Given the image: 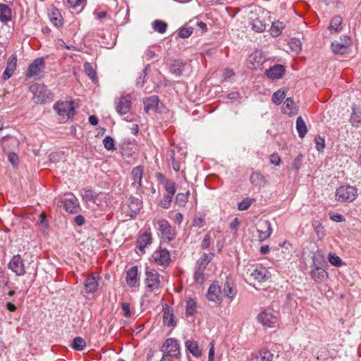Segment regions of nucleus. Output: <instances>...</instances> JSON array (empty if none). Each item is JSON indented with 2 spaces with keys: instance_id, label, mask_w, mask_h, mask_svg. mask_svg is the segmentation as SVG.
Listing matches in <instances>:
<instances>
[{
  "instance_id": "nucleus-1",
  "label": "nucleus",
  "mask_w": 361,
  "mask_h": 361,
  "mask_svg": "<svg viewBox=\"0 0 361 361\" xmlns=\"http://www.w3.org/2000/svg\"><path fill=\"white\" fill-rule=\"evenodd\" d=\"M214 257V254L204 253L197 261L193 279L195 283L202 284L205 281L204 271Z\"/></svg>"
},
{
  "instance_id": "nucleus-2",
  "label": "nucleus",
  "mask_w": 361,
  "mask_h": 361,
  "mask_svg": "<svg viewBox=\"0 0 361 361\" xmlns=\"http://www.w3.org/2000/svg\"><path fill=\"white\" fill-rule=\"evenodd\" d=\"M30 90L33 94V101L36 104L47 103L52 97L51 91L42 84H33L30 87Z\"/></svg>"
},
{
  "instance_id": "nucleus-3",
  "label": "nucleus",
  "mask_w": 361,
  "mask_h": 361,
  "mask_svg": "<svg viewBox=\"0 0 361 361\" xmlns=\"http://www.w3.org/2000/svg\"><path fill=\"white\" fill-rule=\"evenodd\" d=\"M357 196V188L350 185L340 186L336 192V199L341 202H352Z\"/></svg>"
},
{
  "instance_id": "nucleus-4",
  "label": "nucleus",
  "mask_w": 361,
  "mask_h": 361,
  "mask_svg": "<svg viewBox=\"0 0 361 361\" xmlns=\"http://www.w3.org/2000/svg\"><path fill=\"white\" fill-rule=\"evenodd\" d=\"M54 109L59 116L66 117V119L73 117L75 114L73 103L71 101L57 102L54 105Z\"/></svg>"
},
{
  "instance_id": "nucleus-5",
  "label": "nucleus",
  "mask_w": 361,
  "mask_h": 361,
  "mask_svg": "<svg viewBox=\"0 0 361 361\" xmlns=\"http://www.w3.org/2000/svg\"><path fill=\"white\" fill-rule=\"evenodd\" d=\"M163 356L178 357L180 354V345L176 338H167L162 347Z\"/></svg>"
},
{
  "instance_id": "nucleus-6",
  "label": "nucleus",
  "mask_w": 361,
  "mask_h": 361,
  "mask_svg": "<svg viewBox=\"0 0 361 361\" xmlns=\"http://www.w3.org/2000/svg\"><path fill=\"white\" fill-rule=\"evenodd\" d=\"M114 103L116 112L121 116L126 115L130 110L132 96L130 94L123 95L116 98Z\"/></svg>"
},
{
  "instance_id": "nucleus-7",
  "label": "nucleus",
  "mask_w": 361,
  "mask_h": 361,
  "mask_svg": "<svg viewBox=\"0 0 361 361\" xmlns=\"http://www.w3.org/2000/svg\"><path fill=\"white\" fill-rule=\"evenodd\" d=\"M145 283L147 289L150 291L157 290L160 286L159 274L154 269L146 268Z\"/></svg>"
},
{
  "instance_id": "nucleus-8",
  "label": "nucleus",
  "mask_w": 361,
  "mask_h": 361,
  "mask_svg": "<svg viewBox=\"0 0 361 361\" xmlns=\"http://www.w3.org/2000/svg\"><path fill=\"white\" fill-rule=\"evenodd\" d=\"M257 320L262 325L267 327H274L278 324V317L271 311L264 310L257 315Z\"/></svg>"
},
{
  "instance_id": "nucleus-9",
  "label": "nucleus",
  "mask_w": 361,
  "mask_h": 361,
  "mask_svg": "<svg viewBox=\"0 0 361 361\" xmlns=\"http://www.w3.org/2000/svg\"><path fill=\"white\" fill-rule=\"evenodd\" d=\"M159 234L162 239L171 241L175 238V231L171 228L170 224L166 220H159L157 222Z\"/></svg>"
},
{
  "instance_id": "nucleus-10",
  "label": "nucleus",
  "mask_w": 361,
  "mask_h": 361,
  "mask_svg": "<svg viewBox=\"0 0 361 361\" xmlns=\"http://www.w3.org/2000/svg\"><path fill=\"white\" fill-rule=\"evenodd\" d=\"M63 203V208L69 213H77L80 209L79 202L73 194H67L64 197H60Z\"/></svg>"
},
{
  "instance_id": "nucleus-11",
  "label": "nucleus",
  "mask_w": 361,
  "mask_h": 361,
  "mask_svg": "<svg viewBox=\"0 0 361 361\" xmlns=\"http://www.w3.org/2000/svg\"><path fill=\"white\" fill-rule=\"evenodd\" d=\"M8 267L17 276H23L26 273L24 260L20 255L13 256Z\"/></svg>"
},
{
  "instance_id": "nucleus-12",
  "label": "nucleus",
  "mask_w": 361,
  "mask_h": 361,
  "mask_svg": "<svg viewBox=\"0 0 361 361\" xmlns=\"http://www.w3.org/2000/svg\"><path fill=\"white\" fill-rule=\"evenodd\" d=\"M142 207V202L135 197H130L128 200V204L123 207L124 212L128 213V215L131 218L135 217L137 212Z\"/></svg>"
},
{
  "instance_id": "nucleus-13",
  "label": "nucleus",
  "mask_w": 361,
  "mask_h": 361,
  "mask_svg": "<svg viewBox=\"0 0 361 361\" xmlns=\"http://www.w3.org/2000/svg\"><path fill=\"white\" fill-rule=\"evenodd\" d=\"M152 258L156 264L163 267L168 266L171 262L170 253L166 248L159 247L155 250Z\"/></svg>"
},
{
  "instance_id": "nucleus-14",
  "label": "nucleus",
  "mask_w": 361,
  "mask_h": 361,
  "mask_svg": "<svg viewBox=\"0 0 361 361\" xmlns=\"http://www.w3.org/2000/svg\"><path fill=\"white\" fill-rule=\"evenodd\" d=\"M45 66L44 61L43 58H37L29 65L27 68L26 76L27 78H32L36 76L40 73Z\"/></svg>"
},
{
  "instance_id": "nucleus-15",
  "label": "nucleus",
  "mask_w": 361,
  "mask_h": 361,
  "mask_svg": "<svg viewBox=\"0 0 361 361\" xmlns=\"http://www.w3.org/2000/svg\"><path fill=\"white\" fill-rule=\"evenodd\" d=\"M144 110L146 113H148L149 111H154L161 112V107L162 106V104L160 103L159 99L158 96L153 95L149 97L144 99Z\"/></svg>"
},
{
  "instance_id": "nucleus-16",
  "label": "nucleus",
  "mask_w": 361,
  "mask_h": 361,
  "mask_svg": "<svg viewBox=\"0 0 361 361\" xmlns=\"http://www.w3.org/2000/svg\"><path fill=\"white\" fill-rule=\"evenodd\" d=\"M138 268L137 266L130 267L126 271V282L128 286L130 288L137 287L140 285V279L138 277Z\"/></svg>"
},
{
  "instance_id": "nucleus-17",
  "label": "nucleus",
  "mask_w": 361,
  "mask_h": 361,
  "mask_svg": "<svg viewBox=\"0 0 361 361\" xmlns=\"http://www.w3.org/2000/svg\"><path fill=\"white\" fill-rule=\"evenodd\" d=\"M285 71L286 68L283 66L276 64L267 68L265 71V74L267 78L271 80H278L283 76Z\"/></svg>"
},
{
  "instance_id": "nucleus-18",
  "label": "nucleus",
  "mask_w": 361,
  "mask_h": 361,
  "mask_svg": "<svg viewBox=\"0 0 361 361\" xmlns=\"http://www.w3.org/2000/svg\"><path fill=\"white\" fill-rule=\"evenodd\" d=\"M143 171L144 168L142 166H137L134 167L131 171V176L133 180L132 185L136 188L137 192H142L141 188Z\"/></svg>"
},
{
  "instance_id": "nucleus-19",
  "label": "nucleus",
  "mask_w": 361,
  "mask_h": 361,
  "mask_svg": "<svg viewBox=\"0 0 361 361\" xmlns=\"http://www.w3.org/2000/svg\"><path fill=\"white\" fill-rule=\"evenodd\" d=\"M259 235L258 238L260 242L267 240L272 233V228L271 223L269 221H262L259 224L257 230Z\"/></svg>"
},
{
  "instance_id": "nucleus-20",
  "label": "nucleus",
  "mask_w": 361,
  "mask_h": 361,
  "mask_svg": "<svg viewBox=\"0 0 361 361\" xmlns=\"http://www.w3.org/2000/svg\"><path fill=\"white\" fill-rule=\"evenodd\" d=\"M247 61L253 68L257 69L264 64L266 59L260 50H256L249 55Z\"/></svg>"
},
{
  "instance_id": "nucleus-21",
  "label": "nucleus",
  "mask_w": 361,
  "mask_h": 361,
  "mask_svg": "<svg viewBox=\"0 0 361 361\" xmlns=\"http://www.w3.org/2000/svg\"><path fill=\"white\" fill-rule=\"evenodd\" d=\"M221 290L218 282H213L208 288L207 298L209 301L219 302L221 300Z\"/></svg>"
},
{
  "instance_id": "nucleus-22",
  "label": "nucleus",
  "mask_w": 361,
  "mask_h": 361,
  "mask_svg": "<svg viewBox=\"0 0 361 361\" xmlns=\"http://www.w3.org/2000/svg\"><path fill=\"white\" fill-rule=\"evenodd\" d=\"M310 275L311 278L317 283L324 281L328 278V273L324 267H310Z\"/></svg>"
},
{
  "instance_id": "nucleus-23",
  "label": "nucleus",
  "mask_w": 361,
  "mask_h": 361,
  "mask_svg": "<svg viewBox=\"0 0 361 361\" xmlns=\"http://www.w3.org/2000/svg\"><path fill=\"white\" fill-rule=\"evenodd\" d=\"M250 277L258 282H263L270 277V273L265 267H259L252 271Z\"/></svg>"
},
{
  "instance_id": "nucleus-24",
  "label": "nucleus",
  "mask_w": 361,
  "mask_h": 361,
  "mask_svg": "<svg viewBox=\"0 0 361 361\" xmlns=\"http://www.w3.org/2000/svg\"><path fill=\"white\" fill-rule=\"evenodd\" d=\"M152 234L149 231H145L142 234L140 235L137 240V248L140 252H144L145 247L152 243Z\"/></svg>"
},
{
  "instance_id": "nucleus-25",
  "label": "nucleus",
  "mask_w": 361,
  "mask_h": 361,
  "mask_svg": "<svg viewBox=\"0 0 361 361\" xmlns=\"http://www.w3.org/2000/svg\"><path fill=\"white\" fill-rule=\"evenodd\" d=\"M236 293L237 290L233 282L229 277H227L223 290L224 295L227 298L233 299Z\"/></svg>"
},
{
  "instance_id": "nucleus-26",
  "label": "nucleus",
  "mask_w": 361,
  "mask_h": 361,
  "mask_svg": "<svg viewBox=\"0 0 361 361\" xmlns=\"http://www.w3.org/2000/svg\"><path fill=\"white\" fill-rule=\"evenodd\" d=\"M99 278L94 276H89L84 281V287L86 293H94L98 288Z\"/></svg>"
},
{
  "instance_id": "nucleus-27",
  "label": "nucleus",
  "mask_w": 361,
  "mask_h": 361,
  "mask_svg": "<svg viewBox=\"0 0 361 361\" xmlns=\"http://www.w3.org/2000/svg\"><path fill=\"white\" fill-rule=\"evenodd\" d=\"M274 354L269 350L263 349L258 355H252L249 361H272Z\"/></svg>"
},
{
  "instance_id": "nucleus-28",
  "label": "nucleus",
  "mask_w": 361,
  "mask_h": 361,
  "mask_svg": "<svg viewBox=\"0 0 361 361\" xmlns=\"http://www.w3.org/2000/svg\"><path fill=\"white\" fill-rule=\"evenodd\" d=\"M12 18V11L11 8L4 4H0V21L7 23Z\"/></svg>"
},
{
  "instance_id": "nucleus-29",
  "label": "nucleus",
  "mask_w": 361,
  "mask_h": 361,
  "mask_svg": "<svg viewBox=\"0 0 361 361\" xmlns=\"http://www.w3.org/2000/svg\"><path fill=\"white\" fill-rule=\"evenodd\" d=\"M347 38V42L343 44H341L338 42H333L331 44V49L334 53L336 54L343 55L348 52V45L350 44V38L345 37Z\"/></svg>"
},
{
  "instance_id": "nucleus-30",
  "label": "nucleus",
  "mask_w": 361,
  "mask_h": 361,
  "mask_svg": "<svg viewBox=\"0 0 361 361\" xmlns=\"http://www.w3.org/2000/svg\"><path fill=\"white\" fill-rule=\"evenodd\" d=\"M185 63L180 60H174L170 66V72L175 75L176 77H180L183 75Z\"/></svg>"
},
{
  "instance_id": "nucleus-31",
  "label": "nucleus",
  "mask_w": 361,
  "mask_h": 361,
  "mask_svg": "<svg viewBox=\"0 0 361 361\" xmlns=\"http://www.w3.org/2000/svg\"><path fill=\"white\" fill-rule=\"evenodd\" d=\"M283 111L288 115L295 114L298 111V107L291 97H288L283 104Z\"/></svg>"
},
{
  "instance_id": "nucleus-32",
  "label": "nucleus",
  "mask_w": 361,
  "mask_h": 361,
  "mask_svg": "<svg viewBox=\"0 0 361 361\" xmlns=\"http://www.w3.org/2000/svg\"><path fill=\"white\" fill-rule=\"evenodd\" d=\"M49 19L54 26L59 27L63 25V18L59 9L54 8L49 13Z\"/></svg>"
},
{
  "instance_id": "nucleus-33",
  "label": "nucleus",
  "mask_w": 361,
  "mask_h": 361,
  "mask_svg": "<svg viewBox=\"0 0 361 361\" xmlns=\"http://www.w3.org/2000/svg\"><path fill=\"white\" fill-rule=\"evenodd\" d=\"M250 181L252 185L257 187L264 186L266 184L265 177L257 172H254L250 175Z\"/></svg>"
},
{
  "instance_id": "nucleus-34",
  "label": "nucleus",
  "mask_w": 361,
  "mask_h": 361,
  "mask_svg": "<svg viewBox=\"0 0 361 361\" xmlns=\"http://www.w3.org/2000/svg\"><path fill=\"white\" fill-rule=\"evenodd\" d=\"M350 121L353 126L359 128L361 126V109L353 107Z\"/></svg>"
},
{
  "instance_id": "nucleus-35",
  "label": "nucleus",
  "mask_w": 361,
  "mask_h": 361,
  "mask_svg": "<svg viewBox=\"0 0 361 361\" xmlns=\"http://www.w3.org/2000/svg\"><path fill=\"white\" fill-rule=\"evenodd\" d=\"M185 347L187 350L195 357H199L202 355V350L195 341L190 340L187 341L185 342Z\"/></svg>"
},
{
  "instance_id": "nucleus-36",
  "label": "nucleus",
  "mask_w": 361,
  "mask_h": 361,
  "mask_svg": "<svg viewBox=\"0 0 361 361\" xmlns=\"http://www.w3.org/2000/svg\"><path fill=\"white\" fill-rule=\"evenodd\" d=\"M163 322L168 326H174L176 324L174 316L169 307L164 309Z\"/></svg>"
},
{
  "instance_id": "nucleus-37",
  "label": "nucleus",
  "mask_w": 361,
  "mask_h": 361,
  "mask_svg": "<svg viewBox=\"0 0 361 361\" xmlns=\"http://www.w3.org/2000/svg\"><path fill=\"white\" fill-rule=\"evenodd\" d=\"M81 196L82 200L86 202H96L97 195L94 192V190L91 189H83L81 190Z\"/></svg>"
},
{
  "instance_id": "nucleus-38",
  "label": "nucleus",
  "mask_w": 361,
  "mask_h": 361,
  "mask_svg": "<svg viewBox=\"0 0 361 361\" xmlns=\"http://www.w3.org/2000/svg\"><path fill=\"white\" fill-rule=\"evenodd\" d=\"M312 264L310 267H324L326 262L324 255L319 252H315L312 256Z\"/></svg>"
},
{
  "instance_id": "nucleus-39",
  "label": "nucleus",
  "mask_w": 361,
  "mask_h": 361,
  "mask_svg": "<svg viewBox=\"0 0 361 361\" xmlns=\"http://www.w3.org/2000/svg\"><path fill=\"white\" fill-rule=\"evenodd\" d=\"M69 8L73 9L77 13L83 10L86 5V0H67Z\"/></svg>"
},
{
  "instance_id": "nucleus-40",
  "label": "nucleus",
  "mask_w": 361,
  "mask_h": 361,
  "mask_svg": "<svg viewBox=\"0 0 361 361\" xmlns=\"http://www.w3.org/2000/svg\"><path fill=\"white\" fill-rule=\"evenodd\" d=\"M286 25L279 20H276L273 22L272 25L270 29L271 35L273 37H278L280 35L283 31V30L285 28Z\"/></svg>"
},
{
  "instance_id": "nucleus-41",
  "label": "nucleus",
  "mask_w": 361,
  "mask_h": 361,
  "mask_svg": "<svg viewBox=\"0 0 361 361\" xmlns=\"http://www.w3.org/2000/svg\"><path fill=\"white\" fill-rule=\"evenodd\" d=\"M296 128H297L299 137L300 138H303L307 132V126H306V124H305L304 120L302 119V118L301 116H299L297 118Z\"/></svg>"
},
{
  "instance_id": "nucleus-42",
  "label": "nucleus",
  "mask_w": 361,
  "mask_h": 361,
  "mask_svg": "<svg viewBox=\"0 0 361 361\" xmlns=\"http://www.w3.org/2000/svg\"><path fill=\"white\" fill-rule=\"evenodd\" d=\"M279 245L282 248V253L283 254V257L284 259H290L293 252L292 244L288 241H284L280 243Z\"/></svg>"
},
{
  "instance_id": "nucleus-43",
  "label": "nucleus",
  "mask_w": 361,
  "mask_h": 361,
  "mask_svg": "<svg viewBox=\"0 0 361 361\" xmlns=\"http://www.w3.org/2000/svg\"><path fill=\"white\" fill-rule=\"evenodd\" d=\"M312 226L315 231L318 238L322 240L325 236V229L324 226L322 225L319 221H314L312 223Z\"/></svg>"
},
{
  "instance_id": "nucleus-44",
  "label": "nucleus",
  "mask_w": 361,
  "mask_h": 361,
  "mask_svg": "<svg viewBox=\"0 0 361 361\" xmlns=\"http://www.w3.org/2000/svg\"><path fill=\"white\" fill-rule=\"evenodd\" d=\"M252 29L257 32H262L266 29V24L259 18L254 19L252 23Z\"/></svg>"
},
{
  "instance_id": "nucleus-45",
  "label": "nucleus",
  "mask_w": 361,
  "mask_h": 361,
  "mask_svg": "<svg viewBox=\"0 0 361 361\" xmlns=\"http://www.w3.org/2000/svg\"><path fill=\"white\" fill-rule=\"evenodd\" d=\"M197 312L196 302L192 298H189L186 300V314L188 316H192Z\"/></svg>"
},
{
  "instance_id": "nucleus-46",
  "label": "nucleus",
  "mask_w": 361,
  "mask_h": 361,
  "mask_svg": "<svg viewBox=\"0 0 361 361\" xmlns=\"http://www.w3.org/2000/svg\"><path fill=\"white\" fill-rule=\"evenodd\" d=\"M342 23V18L340 16H334L331 20L330 25L329 27V29L330 30L331 32L333 31L334 32H338L341 30V25Z\"/></svg>"
},
{
  "instance_id": "nucleus-47",
  "label": "nucleus",
  "mask_w": 361,
  "mask_h": 361,
  "mask_svg": "<svg viewBox=\"0 0 361 361\" xmlns=\"http://www.w3.org/2000/svg\"><path fill=\"white\" fill-rule=\"evenodd\" d=\"M72 347L75 350H82L86 347V342L82 338L76 337L73 341Z\"/></svg>"
},
{
  "instance_id": "nucleus-48",
  "label": "nucleus",
  "mask_w": 361,
  "mask_h": 361,
  "mask_svg": "<svg viewBox=\"0 0 361 361\" xmlns=\"http://www.w3.org/2000/svg\"><path fill=\"white\" fill-rule=\"evenodd\" d=\"M84 68H85V73L87 75V76L90 79H92V80L94 82H96L97 81V73H96L95 70L91 66V64L90 63L86 62L84 64Z\"/></svg>"
},
{
  "instance_id": "nucleus-49",
  "label": "nucleus",
  "mask_w": 361,
  "mask_h": 361,
  "mask_svg": "<svg viewBox=\"0 0 361 361\" xmlns=\"http://www.w3.org/2000/svg\"><path fill=\"white\" fill-rule=\"evenodd\" d=\"M289 45L290 49L296 54H298L302 49V43L299 39H291Z\"/></svg>"
},
{
  "instance_id": "nucleus-50",
  "label": "nucleus",
  "mask_w": 361,
  "mask_h": 361,
  "mask_svg": "<svg viewBox=\"0 0 361 361\" xmlns=\"http://www.w3.org/2000/svg\"><path fill=\"white\" fill-rule=\"evenodd\" d=\"M166 27L167 24L163 21L156 20L153 22V29L161 34L166 32Z\"/></svg>"
},
{
  "instance_id": "nucleus-51",
  "label": "nucleus",
  "mask_w": 361,
  "mask_h": 361,
  "mask_svg": "<svg viewBox=\"0 0 361 361\" xmlns=\"http://www.w3.org/2000/svg\"><path fill=\"white\" fill-rule=\"evenodd\" d=\"M285 97L286 92L281 90H279L274 93L272 96V102L276 104H279L281 103Z\"/></svg>"
},
{
  "instance_id": "nucleus-52",
  "label": "nucleus",
  "mask_w": 361,
  "mask_h": 361,
  "mask_svg": "<svg viewBox=\"0 0 361 361\" xmlns=\"http://www.w3.org/2000/svg\"><path fill=\"white\" fill-rule=\"evenodd\" d=\"M164 187H165V190L167 192V195H170V196L174 195L176 190V183L173 180H166L165 182Z\"/></svg>"
},
{
  "instance_id": "nucleus-53",
  "label": "nucleus",
  "mask_w": 361,
  "mask_h": 361,
  "mask_svg": "<svg viewBox=\"0 0 361 361\" xmlns=\"http://www.w3.org/2000/svg\"><path fill=\"white\" fill-rule=\"evenodd\" d=\"M255 201V199L254 198L252 199L247 197L238 204V209L240 211L246 210Z\"/></svg>"
},
{
  "instance_id": "nucleus-54",
  "label": "nucleus",
  "mask_w": 361,
  "mask_h": 361,
  "mask_svg": "<svg viewBox=\"0 0 361 361\" xmlns=\"http://www.w3.org/2000/svg\"><path fill=\"white\" fill-rule=\"evenodd\" d=\"M329 262L335 267H341L342 265L341 259L335 253L330 252L328 257Z\"/></svg>"
},
{
  "instance_id": "nucleus-55",
  "label": "nucleus",
  "mask_w": 361,
  "mask_h": 361,
  "mask_svg": "<svg viewBox=\"0 0 361 361\" xmlns=\"http://www.w3.org/2000/svg\"><path fill=\"white\" fill-rule=\"evenodd\" d=\"M104 147L107 150H114L115 149V143L114 139L111 136H106L103 140Z\"/></svg>"
},
{
  "instance_id": "nucleus-56",
  "label": "nucleus",
  "mask_w": 361,
  "mask_h": 361,
  "mask_svg": "<svg viewBox=\"0 0 361 361\" xmlns=\"http://www.w3.org/2000/svg\"><path fill=\"white\" fill-rule=\"evenodd\" d=\"M149 65H147L145 68L142 71V72L140 73V76L137 78L136 80V84L138 87H142L145 84V78L147 75V71L149 68Z\"/></svg>"
},
{
  "instance_id": "nucleus-57",
  "label": "nucleus",
  "mask_w": 361,
  "mask_h": 361,
  "mask_svg": "<svg viewBox=\"0 0 361 361\" xmlns=\"http://www.w3.org/2000/svg\"><path fill=\"white\" fill-rule=\"evenodd\" d=\"M188 202V196L186 194L179 192L176 197V203L180 207H184Z\"/></svg>"
},
{
  "instance_id": "nucleus-58",
  "label": "nucleus",
  "mask_w": 361,
  "mask_h": 361,
  "mask_svg": "<svg viewBox=\"0 0 361 361\" xmlns=\"http://www.w3.org/2000/svg\"><path fill=\"white\" fill-rule=\"evenodd\" d=\"M316 148L319 152L323 151L325 147V140L321 136H316L314 138Z\"/></svg>"
},
{
  "instance_id": "nucleus-59",
  "label": "nucleus",
  "mask_w": 361,
  "mask_h": 361,
  "mask_svg": "<svg viewBox=\"0 0 361 361\" xmlns=\"http://www.w3.org/2000/svg\"><path fill=\"white\" fill-rule=\"evenodd\" d=\"M192 32L193 29L190 27H183L179 30L178 36L181 38H188L192 34Z\"/></svg>"
},
{
  "instance_id": "nucleus-60",
  "label": "nucleus",
  "mask_w": 361,
  "mask_h": 361,
  "mask_svg": "<svg viewBox=\"0 0 361 361\" xmlns=\"http://www.w3.org/2000/svg\"><path fill=\"white\" fill-rule=\"evenodd\" d=\"M17 57L16 55H11L7 61L6 68L11 70L14 72L16 68Z\"/></svg>"
},
{
  "instance_id": "nucleus-61",
  "label": "nucleus",
  "mask_w": 361,
  "mask_h": 361,
  "mask_svg": "<svg viewBox=\"0 0 361 361\" xmlns=\"http://www.w3.org/2000/svg\"><path fill=\"white\" fill-rule=\"evenodd\" d=\"M172 197L173 196H170V195H164L160 202L161 207L166 209L169 208L172 201Z\"/></svg>"
},
{
  "instance_id": "nucleus-62",
  "label": "nucleus",
  "mask_w": 361,
  "mask_h": 361,
  "mask_svg": "<svg viewBox=\"0 0 361 361\" xmlns=\"http://www.w3.org/2000/svg\"><path fill=\"white\" fill-rule=\"evenodd\" d=\"M121 308L123 311V315L126 317H130L131 316V311L130 308V305L127 302H123L121 304Z\"/></svg>"
},
{
  "instance_id": "nucleus-63",
  "label": "nucleus",
  "mask_w": 361,
  "mask_h": 361,
  "mask_svg": "<svg viewBox=\"0 0 361 361\" xmlns=\"http://www.w3.org/2000/svg\"><path fill=\"white\" fill-rule=\"evenodd\" d=\"M8 159L13 166H17L18 164V157L16 153H10L8 156Z\"/></svg>"
},
{
  "instance_id": "nucleus-64",
  "label": "nucleus",
  "mask_w": 361,
  "mask_h": 361,
  "mask_svg": "<svg viewBox=\"0 0 361 361\" xmlns=\"http://www.w3.org/2000/svg\"><path fill=\"white\" fill-rule=\"evenodd\" d=\"M210 243H211V237H210V235L209 233H207L204 236V238L201 243V247L204 250L207 249L209 247Z\"/></svg>"
}]
</instances>
